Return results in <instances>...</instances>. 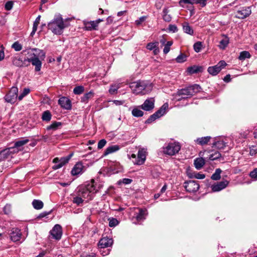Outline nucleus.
<instances>
[{
  "label": "nucleus",
  "instance_id": "nucleus-1",
  "mask_svg": "<svg viewBox=\"0 0 257 257\" xmlns=\"http://www.w3.org/2000/svg\"><path fill=\"white\" fill-rule=\"evenodd\" d=\"M130 87L135 94H146L152 91L153 85L149 81L138 80L131 83Z\"/></svg>",
  "mask_w": 257,
  "mask_h": 257
},
{
  "label": "nucleus",
  "instance_id": "nucleus-2",
  "mask_svg": "<svg viewBox=\"0 0 257 257\" xmlns=\"http://www.w3.org/2000/svg\"><path fill=\"white\" fill-rule=\"evenodd\" d=\"M32 51H35L29 55V57L27 58V63H31L33 66L35 67V70L36 72L40 71L42 67V61L41 60H44L45 57V53L42 50L37 48H34Z\"/></svg>",
  "mask_w": 257,
  "mask_h": 257
},
{
  "label": "nucleus",
  "instance_id": "nucleus-3",
  "mask_svg": "<svg viewBox=\"0 0 257 257\" xmlns=\"http://www.w3.org/2000/svg\"><path fill=\"white\" fill-rule=\"evenodd\" d=\"M68 25L64 23L61 15L55 16L53 20L48 23V29L51 30L54 34L61 35L63 33L65 28Z\"/></svg>",
  "mask_w": 257,
  "mask_h": 257
},
{
  "label": "nucleus",
  "instance_id": "nucleus-4",
  "mask_svg": "<svg viewBox=\"0 0 257 257\" xmlns=\"http://www.w3.org/2000/svg\"><path fill=\"white\" fill-rule=\"evenodd\" d=\"M201 88L198 84H194L186 88L179 90L175 95V98L178 101H180L182 99H185L188 97L184 96H188L191 97L201 91Z\"/></svg>",
  "mask_w": 257,
  "mask_h": 257
},
{
  "label": "nucleus",
  "instance_id": "nucleus-5",
  "mask_svg": "<svg viewBox=\"0 0 257 257\" xmlns=\"http://www.w3.org/2000/svg\"><path fill=\"white\" fill-rule=\"evenodd\" d=\"M29 142V140L23 138L15 143L14 146L9 148L2 151L0 152V156H3L4 158H6L8 155L12 153H18L23 150V146L27 144Z\"/></svg>",
  "mask_w": 257,
  "mask_h": 257
},
{
  "label": "nucleus",
  "instance_id": "nucleus-6",
  "mask_svg": "<svg viewBox=\"0 0 257 257\" xmlns=\"http://www.w3.org/2000/svg\"><path fill=\"white\" fill-rule=\"evenodd\" d=\"M94 190L93 185H88L87 186L83 187L79 189L78 193L79 195L81 196L84 199H86L89 200L93 198Z\"/></svg>",
  "mask_w": 257,
  "mask_h": 257
},
{
  "label": "nucleus",
  "instance_id": "nucleus-7",
  "mask_svg": "<svg viewBox=\"0 0 257 257\" xmlns=\"http://www.w3.org/2000/svg\"><path fill=\"white\" fill-rule=\"evenodd\" d=\"M181 149V146L179 143L173 142L169 143L166 147L163 148L164 154L173 156L177 154Z\"/></svg>",
  "mask_w": 257,
  "mask_h": 257
},
{
  "label": "nucleus",
  "instance_id": "nucleus-8",
  "mask_svg": "<svg viewBox=\"0 0 257 257\" xmlns=\"http://www.w3.org/2000/svg\"><path fill=\"white\" fill-rule=\"evenodd\" d=\"M168 103H165L160 108L155 112L153 114L151 115L146 121V123H150L155 120L156 119L164 115L166 110L168 108Z\"/></svg>",
  "mask_w": 257,
  "mask_h": 257
},
{
  "label": "nucleus",
  "instance_id": "nucleus-9",
  "mask_svg": "<svg viewBox=\"0 0 257 257\" xmlns=\"http://www.w3.org/2000/svg\"><path fill=\"white\" fill-rule=\"evenodd\" d=\"M146 154L147 152L145 149H140L138 151L137 157L135 154H132L131 158L134 159V160H133L134 164L137 165L143 164L146 161Z\"/></svg>",
  "mask_w": 257,
  "mask_h": 257
},
{
  "label": "nucleus",
  "instance_id": "nucleus-10",
  "mask_svg": "<svg viewBox=\"0 0 257 257\" xmlns=\"http://www.w3.org/2000/svg\"><path fill=\"white\" fill-rule=\"evenodd\" d=\"M73 156V153L70 154L68 156L62 157L60 159L55 158L53 159V162L55 164L53 166L54 170H57L62 167L64 165L68 163L70 159Z\"/></svg>",
  "mask_w": 257,
  "mask_h": 257
},
{
  "label": "nucleus",
  "instance_id": "nucleus-11",
  "mask_svg": "<svg viewBox=\"0 0 257 257\" xmlns=\"http://www.w3.org/2000/svg\"><path fill=\"white\" fill-rule=\"evenodd\" d=\"M226 65L227 64L224 61L221 60L216 65L209 67L207 71L212 76H215L218 74Z\"/></svg>",
  "mask_w": 257,
  "mask_h": 257
},
{
  "label": "nucleus",
  "instance_id": "nucleus-12",
  "mask_svg": "<svg viewBox=\"0 0 257 257\" xmlns=\"http://www.w3.org/2000/svg\"><path fill=\"white\" fill-rule=\"evenodd\" d=\"M18 89L17 87H12L9 93L5 97L6 101L11 103H14L18 97Z\"/></svg>",
  "mask_w": 257,
  "mask_h": 257
},
{
  "label": "nucleus",
  "instance_id": "nucleus-13",
  "mask_svg": "<svg viewBox=\"0 0 257 257\" xmlns=\"http://www.w3.org/2000/svg\"><path fill=\"white\" fill-rule=\"evenodd\" d=\"M184 187L187 192L195 193L198 190L199 184L197 181L190 180L184 182Z\"/></svg>",
  "mask_w": 257,
  "mask_h": 257
},
{
  "label": "nucleus",
  "instance_id": "nucleus-14",
  "mask_svg": "<svg viewBox=\"0 0 257 257\" xmlns=\"http://www.w3.org/2000/svg\"><path fill=\"white\" fill-rule=\"evenodd\" d=\"M251 13L250 7H242L236 13L235 17L238 19H245L248 17Z\"/></svg>",
  "mask_w": 257,
  "mask_h": 257
},
{
  "label": "nucleus",
  "instance_id": "nucleus-15",
  "mask_svg": "<svg viewBox=\"0 0 257 257\" xmlns=\"http://www.w3.org/2000/svg\"><path fill=\"white\" fill-rule=\"evenodd\" d=\"M12 64L18 67H23L29 66V63H27V58L24 60L20 57H14L12 58Z\"/></svg>",
  "mask_w": 257,
  "mask_h": 257
},
{
  "label": "nucleus",
  "instance_id": "nucleus-16",
  "mask_svg": "<svg viewBox=\"0 0 257 257\" xmlns=\"http://www.w3.org/2000/svg\"><path fill=\"white\" fill-rule=\"evenodd\" d=\"M50 233L53 238L56 240L60 239L62 234V227L59 224H56L50 231Z\"/></svg>",
  "mask_w": 257,
  "mask_h": 257
},
{
  "label": "nucleus",
  "instance_id": "nucleus-17",
  "mask_svg": "<svg viewBox=\"0 0 257 257\" xmlns=\"http://www.w3.org/2000/svg\"><path fill=\"white\" fill-rule=\"evenodd\" d=\"M113 243L112 238H109L107 236L103 237L99 241L98 246L101 249H104L105 248L110 246Z\"/></svg>",
  "mask_w": 257,
  "mask_h": 257
},
{
  "label": "nucleus",
  "instance_id": "nucleus-18",
  "mask_svg": "<svg viewBox=\"0 0 257 257\" xmlns=\"http://www.w3.org/2000/svg\"><path fill=\"white\" fill-rule=\"evenodd\" d=\"M155 99L153 97L147 99L141 106V108L145 111L152 110L154 108Z\"/></svg>",
  "mask_w": 257,
  "mask_h": 257
},
{
  "label": "nucleus",
  "instance_id": "nucleus-19",
  "mask_svg": "<svg viewBox=\"0 0 257 257\" xmlns=\"http://www.w3.org/2000/svg\"><path fill=\"white\" fill-rule=\"evenodd\" d=\"M228 184V181L224 180L213 184L211 188L213 192H218L226 188Z\"/></svg>",
  "mask_w": 257,
  "mask_h": 257
},
{
  "label": "nucleus",
  "instance_id": "nucleus-20",
  "mask_svg": "<svg viewBox=\"0 0 257 257\" xmlns=\"http://www.w3.org/2000/svg\"><path fill=\"white\" fill-rule=\"evenodd\" d=\"M84 171V166L81 162L77 163L71 170L72 176H77L81 174Z\"/></svg>",
  "mask_w": 257,
  "mask_h": 257
},
{
  "label": "nucleus",
  "instance_id": "nucleus-21",
  "mask_svg": "<svg viewBox=\"0 0 257 257\" xmlns=\"http://www.w3.org/2000/svg\"><path fill=\"white\" fill-rule=\"evenodd\" d=\"M11 239L14 242L20 241L22 237L20 229L18 228H13L10 233Z\"/></svg>",
  "mask_w": 257,
  "mask_h": 257
},
{
  "label": "nucleus",
  "instance_id": "nucleus-22",
  "mask_svg": "<svg viewBox=\"0 0 257 257\" xmlns=\"http://www.w3.org/2000/svg\"><path fill=\"white\" fill-rule=\"evenodd\" d=\"M58 103L64 109L67 110L71 109V101L66 97H61L58 100Z\"/></svg>",
  "mask_w": 257,
  "mask_h": 257
},
{
  "label": "nucleus",
  "instance_id": "nucleus-23",
  "mask_svg": "<svg viewBox=\"0 0 257 257\" xmlns=\"http://www.w3.org/2000/svg\"><path fill=\"white\" fill-rule=\"evenodd\" d=\"M84 28L87 31L96 30L97 29L98 26L97 22L94 21L84 22Z\"/></svg>",
  "mask_w": 257,
  "mask_h": 257
},
{
  "label": "nucleus",
  "instance_id": "nucleus-24",
  "mask_svg": "<svg viewBox=\"0 0 257 257\" xmlns=\"http://www.w3.org/2000/svg\"><path fill=\"white\" fill-rule=\"evenodd\" d=\"M222 36L223 38L220 41L218 47L221 50H224L229 44V39L226 35H223Z\"/></svg>",
  "mask_w": 257,
  "mask_h": 257
},
{
  "label": "nucleus",
  "instance_id": "nucleus-25",
  "mask_svg": "<svg viewBox=\"0 0 257 257\" xmlns=\"http://www.w3.org/2000/svg\"><path fill=\"white\" fill-rule=\"evenodd\" d=\"M211 138L210 136H207L204 137H201L197 138L195 140V142L196 144L201 145L204 146L206 144L210 141Z\"/></svg>",
  "mask_w": 257,
  "mask_h": 257
},
{
  "label": "nucleus",
  "instance_id": "nucleus-26",
  "mask_svg": "<svg viewBox=\"0 0 257 257\" xmlns=\"http://www.w3.org/2000/svg\"><path fill=\"white\" fill-rule=\"evenodd\" d=\"M203 70V67L202 66H199L196 65H193L192 66L189 67L187 68V72L190 74L197 73L200 72H202Z\"/></svg>",
  "mask_w": 257,
  "mask_h": 257
},
{
  "label": "nucleus",
  "instance_id": "nucleus-27",
  "mask_svg": "<svg viewBox=\"0 0 257 257\" xmlns=\"http://www.w3.org/2000/svg\"><path fill=\"white\" fill-rule=\"evenodd\" d=\"M146 210L143 209H139V212L136 213V218L138 221L143 220L145 219L147 215Z\"/></svg>",
  "mask_w": 257,
  "mask_h": 257
},
{
  "label": "nucleus",
  "instance_id": "nucleus-28",
  "mask_svg": "<svg viewBox=\"0 0 257 257\" xmlns=\"http://www.w3.org/2000/svg\"><path fill=\"white\" fill-rule=\"evenodd\" d=\"M120 149V147L118 145H113L109 146L106 148L105 150L104 153V156H106L109 154L115 152L117 151H118Z\"/></svg>",
  "mask_w": 257,
  "mask_h": 257
},
{
  "label": "nucleus",
  "instance_id": "nucleus-29",
  "mask_svg": "<svg viewBox=\"0 0 257 257\" xmlns=\"http://www.w3.org/2000/svg\"><path fill=\"white\" fill-rule=\"evenodd\" d=\"M194 166L197 170L201 169L205 164V160L203 158H198L194 160Z\"/></svg>",
  "mask_w": 257,
  "mask_h": 257
},
{
  "label": "nucleus",
  "instance_id": "nucleus-30",
  "mask_svg": "<svg viewBox=\"0 0 257 257\" xmlns=\"http://www.w3.org/2000/svg\"><path fill=\"white\" fill-rule=\"evenodd\" d=\"M182 27L183 31L190 35H193L194 34V31L192 28L190 26L189 23L187 22H184L182 24Z\"/></svg>",
  "mask_w": 257,
  "mask_h": 257
},
{
  "label": "nucleus",
  "instance_id": "nucleus-31",
  "mask_svg": "<svg viewBox=\"0 0 257 257\" xmlns=\"http://www.w3.org/2000/svg\"><path fill=\"white\" fill-rule=\"evenodd\" d=\"M94 93L93 91L86 93L81 98V101L84 103H87L88 100L94 96Z\"/></svg>",
  "mask_w": 257,
  "mask_h": 257
},
{
  "label": "nucleus",
  "instance_id": "nucleus-32",
  "mask_svg": "<svg viewBox=\"0 0 257 257\" xmlns=\"http://www.w3.org/2000/svg\"><path fill=\"white\" fill-rule=\"evenodd\" d=\"M32 204L33 207L37 210L42 209L44 206L43 202L40 200L35 199L33 201Z\"/></svg>",
  "mask_w": 257,
  "mask_h": 257
},
{
  "label": "nucleus",
  "instance_id": "nucleus-33",
  "mask_svg": "<svg viewBox=\"0 0 257 257\" xmlns=\"http://www.w3.org/2000/svg\"><path fill=\"white\" fill-rule=\"evenodd\" d=\"M52 117L51 112L49 110L43 112L42 115V119L43 121H49Z\"/></svg>",
  "mask_w": 257,
  "mask_h": 257
},
{
  "label": "nucleus",
  "instance_id": "nucleus-34",
  "mask_svg": "<svg viewBox=\"0 0 257 257\" xmlns=\"http://www.w3.org/2000/svg\"><path fill=\"white\" fill-rule=\"evenodd\" d=\"M169 11L167 8H164L163 10V20L167 22H169L171 21L172 18L171 16L168 14Z\"/></svg>",
  "mask_w": 257,
  "mask_h": 257
},
{
  "label": "nucleus",
  "instance_id": "nucleus-35",
  "mask_svg": "<svg viewBox=\"0 0 257 257\" xmlns=\"http://www.w3.org/2000/svg\"><path fill=\"white\" fill-rule=\"evenodd\" d=\"M251 57L250 53L248 51H244L240 52L238 57L240 60H244L246 58H249Z\"/></svg>",
  "mask_w": 257,
  "mask_h": 257
},
{
  "label": "nucleus",
  "instance_id": "nucleus-36",
  "mask_svg": "<svg viewBox=\"0 0 257 257\" xmlns=\"http://www.w3.org/2000/svg\"><path fill=\"white\" fill-rule=\"evenodd\" d=\"M225 146V143L223 141H216L212 144V147H215L218 149H223Z\"/></svg>",
  "mask_w": 257,
  "mask_h": 257
},
{
  "label": "nucleus",
  "instance_id": "nucleus-37",
  "mask_svg": "<svg viewBox=\"0 0 257 257\" xmlns=\"http://www.w3.org/2000/svg\"><path fill=\"white\" fill-rule=\"evenodd\" d=\"M221 169H216L215 170V171L214 172V173H213L211 177V178L213 180H219L220 179V174H221Z\"/></svg>",
  "mask_w": 257,
  "mask_h": 257
},
{
  "label": "nucleus",
  "instance_id": "nucleus-38",
  "mask_svg": "<svg viewBox=\"0 0 257 257\" xmlns=\"http://www.w3.org/2000/svg\"><path fill=\"white\" fill-rule=\"evenodd\" d=\"M84 91V87L83 86L79 85L76 86L73 89V93L76 95L82 94Z\"/></svg>",
  "mask_w": 257,
  "mask_h": 257
},
{
  "label": "nucleus",
  "instance_id": "nucleus-39",
  "mask_svg": "<svg viewBox=\"0 0 257 257\" xmlns=\"http://www.w3.org/2000/svg\"><path fill=\"white\" fill-rule=\"evenodd\" d=\"M120 87L119 84H114L111 85L109 89V92L111 94H114L117 93L118 89Z\"/></svg>",
  "mask_w": 257,
  "mask_h": 257
},
{
  "label": "nucleus",
  "instance_id": "nucleus-40",
  "mask_svg": "<svg viewBox=\"0 0 257 257\" xmlns=\"http://www.w3.org/2000/svg\"><path fill=\"white\" fill-rule=\"evenodd\" d=\"M83 199L81 196L79 195L78 193H77V195L73 198V202L75 204H76L77 205H80V204L82 203L83 202Z\"/></svg>",
  "mask_w": 257,
  "mask_h": 257
},
{
  "label": "nucleus",
  "instance_id": "nucleus-41",
  "mask_svg": "<svg viewBox=\"0 0 257 257\" xmlns=\"http://www.w3.org/2000/svg\"><path fill=\"white\" fill-rule=\"evenodd\" d=\"M132 113L133 115L135 117H141L144 114V112L137 108L133 109Z\"/></svg>",
  "mask_w": 257,
  "mask_h": 257
},
{
  "label": "nucleus",
  "instance_id": "nucleus-42",
  "mask_svg": "<svg viewBox=\"0 0 257 257\" xmlns=\"http://www.w3.org/2000/svg\"><path fill=\"white\" fill-rule=\"evenodd\" d=\"M61 125V123L60 122H56L55 121L53 122L51 125L48 126L47 127V130H56L58 128V126H60Z\"/></svg>",
  "mask_w": 257,
  "mask_h": 257
},
{
  "label": "nucleus",
  "instance_id": "nucleus-43",
  "mask_svg": "<svg viewBox=\"0 0 257 257\" xmlns=\"http://www.w3.org/2000/svg\"><path fill=\"white\" fill-rule=\"evenodd\" d=\"M221 157V154L218 152L215 151L214 153L210 155L209 159L211 161L217 160Z\"/></svg>",
  "mask_w": 257,
  "mask_h": 257
},
{
  "label": "nucleus",
  "instance_id": "nucleus-44",
  "mask_svg": "<svg viewBox=\"0 0 257 257\" xmlns=\"http://www.w3.org/2000/svg\"><path fill=\"white\" fill-rule=\"evenodd\" d=\"M187 56L183 53H181L176 58V60L178 63H182L186 61Z\"/></svg>",
  "mask_w": 257,
  "mask_h": 257
},
{
  "label": "nucleus",
  "instance_id": "nucleus-45",
  "mask_svg": "<svg viewBox=\"0 0 257 257\" xmlns=\"http://www.w3.org/2000/svg\"><path fill=\"white\" fill-rule=\"evenodd\" d=\"M182 4H198V0H180L179 1V4L182 6Z\"/></svg>",
  "mask_w": 257,
  "mask_h": 257
},
{
  "label": "nucleus",
  "instance_id": "nucleus-46",
  "mask_svg": "<svg viewBox=\"0 0 257 257\" xmlns=\"http://www.w3.org/2000/svg\"><path fill=\"white\" fill-rule=\"evenodd\" d=\"M202 47V44L201 42H197L193 45L194 50L197 53H198L201 51Z\"/></svg>",
  "mask_w": 257,
  "mask_h": 257
},
{
  "label": "nucleus",
  "instance_id": "nucleus-47",
  "mask_svg": "<svg viewBox=\"0 0 257 257\" xmlns=\"http://www.w3.org/2000/svg\"><path fill=\"white\" fill-rule=\"evenodd\" d=\"M30 89L29 88H25L24 89L22 93L18 96L19 100H21L25 96L28 95L30 93Z\"/></svg>",
  "mask_w": 257,
  "mask_h": 257
},
{
  "label": "nucleus",
  "instance_id": "nucleus-48",
  "mask_svg": "<svg viewBox=\"0 0 257 257\" xmlns=\"http://www.w3.org/2000/svg\"><path fill=\"white\" fill-rule=\"evenodd\" d=\"M159 43L155 42L153 43H149L147 44L146 48L149 50H153L158 46Z\"/></svg>",
  "mask_w": 257,
  "mask_h": 257
},
{
  "label": "nucleus",
  "instance_id": "nucleus-49",
  "mask_svg": "<svg viewBox=\"0 0 257 257\" xmlns=\"http://www.w3.org/2000/svg\"><path fill=\"white\" fill-rule=\"evenodd\" d=\"M12 47L16 51H19L22 50V46L18 41L15 42L12 46Z\"/></svg>",
  "mask_w": 257,
  "mask_h": 257
},
{
  "label": "nucleus",
  "instance_id": "nucleus-50",
  "mask_svg": "<svg viewBox=\"0 0 257 257\" xmlns=\"http://www.w3.org/2000/svg\"><path fill=\"white\" fill-rule=\"evenodd\" d=\"M118 224V221L116 218H111L109 219V226L110 227H115Z\"/></svg>",
  "mask_w": 257,
  "mask_h": 257
},
{
  "label": "nucleus",
  "instance_id": "nucleus-51",
  "mask_svg": "<svg viewBox=\"0 0 257 257\" xmlns=\"http://www.w3.org/2000/svg\"><path fill=\"white\" fill-rule=\"evenodd\" d=\"M190 178H195L198 179H203L205 177V175L203 174H201L199 173H196L194 174V176L189 175Z\"/></svg>",
  "mask_w": 257,
  "mask_h": 257
},
{
  "label": "nucleus",
  "instance_id": "nucleus-52",
  "mask_svg": "<svg viewBox=\"0 0 257 257\" xmlns=\"http://www.w3.org/2000/svg\"><path fill=\"white\" fill-rule=\"evenodd\" d=\"M132 182V180L128 178H123L122 180H120L118 182V184L123 183L125 185L131 184Z\"/></svg>",
  "mask_w": 257,
  "mask_h": 257
},
{
  "label": "nucleus",
  "instance_id": "nucleus-53",
  "mask_svg": "<svg viewBox=\"0 0 257 257\" xmlns=\"http://www.w3.org/2000/svg\"><path fill=\"white\" fill-rule=\"evenodd\" d=\"M14 3L12 1H8L5 4V9L7 11H10L12 10L13 7Z\"/></svg>",
  "mask_w": 257,
  "mask_h": 257
},
{
  "label": "nucleus",
  "instance_id": "nucleus-54",
  "mask_svg": "<svg viewBox=\"0 0 257 257\" xmlns=\"http://www.w3.org/2000/svg\"><path fill=\"white\" fill-rule=\"evenodd\" d=\"M4 211L5 214H9L11 212V205L10 204H7L4 207Z\"/></svg>",
  "mask_w": 257,
  "mask_h": 257
},
{
  "label": "nucleus",
  "instance_id": "nucleus-55",
  "mask_svg": "<svg viewBox=\"0 0 257 257\" xmlns=\"http://www.w3.org/2000/svg\"><path fill=\"white\" fill-rule=\"evenodd\" d=\"M106 144V141L104 139H102L100 140L98 143V149H102Z\"/></svg>",
  "mask_w": 257,
  "mask_h": 257
},
{
  "label": "nucleus",
  "instance_id": "nucleus-56",
  "mask_svg": "<svg viewBox=\"0 0 257 257\" xmlns=\"http://www.w3.org/2000/svg\"><path fill=\"white\" fill-rule=\"evenodd\" d=\"M257 153V148L255 146H252L250 148L249 154L251 156L254 155Z\"/></svg>",
  "mask_w": 257,
  "mask_h": 257
},
{
  "label": "nucleus",
  "instance_id": "nucleus-57",
  "mask_svg": "<svg viewBox=\"0 0 257 257\" xmlns=\"http://www.w3.org/2000/svg\"><path fill=\"white\" fill-rule=\"evenodd\" d=\"M146 17L145 16L141 17L140 18V19L136 21V24L137 25H141L143 22H144L146 20Z\"/></svg>",
  "mask_w": 257,
  "mask_h": 257
},
{
  "label": "nucleus",
  "instance_id": "nucleus-58",
  "mask_svg": "<svg viewBox=\"0 0 257 257\" xmlns=\"http://www.w3.org/2000/svg\"><path fill=\"white\" fill-rule=\"evenodd\" d=\"M52 212V210L49 211V212H43L41 213H40L39 216H38V218H42L43 217H46L48 215L50 214Z\"/></svg>",
  "mask_w": 257,
  "mask_h": 257
},
{
  "label": "nucleus",
  "instance_id": "nucleus-59",
  "mask_svg": "<svg viewBox=\"0 0 257 257\" xmlns=\"http://www.w3.org/2000/svg\"><path fill=\"white\" fill-rule=\"evenodd\" d=\"M250 176L252 178L257 179V168L254 169L250 173Z\"/></svg>",
  "mask_w": 257,
  "mask_h": 257
},
{
  "label": "nucleus",
  "instance_id": "nucleus-60",
  "mask_svg": "<svg viewBox=\"0 0 257 257\" xmlns=\"http://www.w3.org/2000/svg\"><path fill=\"white\" fill-rule=\"evenodd\" d=\"M169 30L170 31L173 32H176L178 31V29L176 26L174 25H170L169 26Z\"/></svg>",
  "mask_w": 257,
  "mask_h": 257
},
{
  "label": "nucleus",
  "instance_id": "nucleus-61",
  "mask_svg": "<svg viewBox=\"0 0 257 257\" xmlns=\"http://www.w3.org/2000/svg\"><path fill=\"white\" fill-rule=\"evenodd\" d=\"M1 47L2 49L0 50V61L3 60L5 58L4 47L3 46H2Z\"/></svg>",
  "mask_w": 257,
  "mask_h": 257
},
{
  "label": "nucleus",
  "instance_id": "nucleus-62",
  "mask_svg": "<svg viewBox=\"0 0 257 257\" xmlns=\"http://www.w3.org/2000/svg\"><path fill=\"white\" fill-rule=\"evenodd\" d=\"M152 175L154 178H158L160 176L159 172H156L155 170L152 171Z\"/></svg>",
  "mask_w": 257,
  "mask_h": 257
},
{
  "label": "nucleus",
  "instance_id": "nucleus-63",
  "mask_svg": "<svg viewBox=\"0 0 257 257\" xmlns=\"http://www.w3.org/2000/svg\"><path fill=\"white\" fill-rule=\"evenodd\" d=\"M208 0H198V4H200L202 7H204L206 5V2Z\"/></svg>",
  "mask_w": 257,
  "mask_h": 257
},
{
  "label": "nucleus",
  "instance_id": "nucleus-64",
  "mask_svg": "<svg viewBox=\"0 0 257 257\" xmlns=\"http://www.w3.org/2000/svg\"><path fill=\"white\" fill-rule=\"evenodd\" d=\"M170 47L165 44L164 50H163L164 53L165 54H167L170 51Z\"/></svg>",
  "mask_w": 257,
  "mask_h": 257
}]
</instances>
